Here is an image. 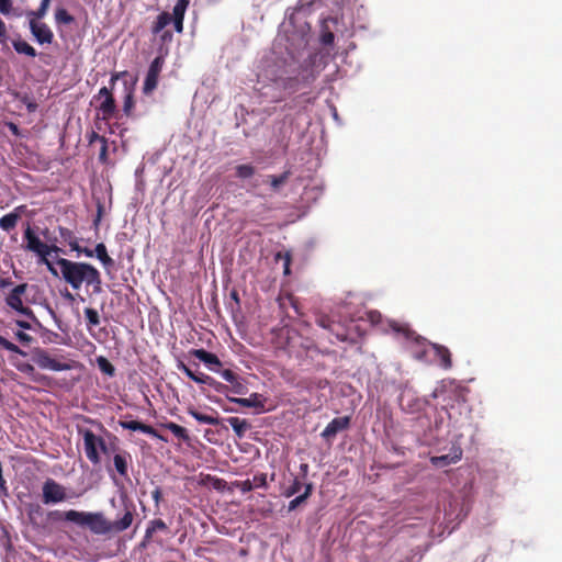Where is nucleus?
Instances as JSON below:
<instances>
[{
    "label": "nucleus",
    "mask_w": 562,
    "mask_h": 562,
    "mask_svg": "<svg viewBox=\"0 0 562 562\" xmlns=\"http://www.w3.org/2000/svg\"><path fill=\"white\" fill-rule=\"evenodd\" d=\"M304 4L286 12L271 50L258 66V78L271 82L270 88L280 90L271 100L279 102L285 95L295 93L314 78L319 54L310 48L311 26Z\"/></svg>",
    "instance_id": "f257e3e1"
},
{
    "label": "nucleus",
    "mask_w": 562,
    "mask_h": 562,
    "mask_svg": "<svg viewBox=\"0 0 562 562\" xmlns=\"http://www.w3.org/2000/svg\"><path fill=\"white\" fill-rule=\"evenodd\" d=\"M431 398L441 400V407L431 406L432 420L429 411L426 412L424 417L419 418V423L423 419L428 420V426L423 432H417V439L420 445L432 447L438 452L446 451V447H441V443L447 441V437L450 436V429H459L463 426L456 417V413L462 414L465 408V398L458 391H447L443 386L436 387L431 394Z\"/></svg>",
    "instance_id": "f03ea898"
},
{
    "label": "nucleus",
    "mask_w": 562,
    "mask_h": 562,
    "mask_svg": "<svg viewBox=\"0 0 562 562\" xmlns=\"http://www.w3.org/2000/svg\"><path fill=\"white\" fill-rule=\"evenodd\" d=\"M392 328L395 333L402 334L407 342L416 346V349L413 351L416 359L437 364L445 370H449L452 367L451 353L445 346L426 341L409 328L396 324L392 325Z\"/></svg>",
    "instance_id": "7ed1b4c3"
},
{
    "label": "nucleus",
    "mask_w": 562,
    "mask_h": 562,
    "mask_svg": "<svg viewBox=\"0 0 562 562\" xmlns=\"http://www.w3.org/2000/svg\"><path fill=\"white\" fill-rule=\"evenodd\" d=\"M61 518L67 522L89 529L93 535L104 536L113 532L110 520L106 519L102 512H78L70 509L65 512Z\"/></svg>",
    "instance_id": "20e7f679"
},
{
    "label": "nucleus",
    "mask_w": 562,
    "mask_h": 562,
    "mask_svg": "<svg viewBox=\"0 0 562 562\" xmlns=\"http://www.w3.org/2000/svg\"><path fill=\"white\" fill-rule=\"evenodd\" d=\"M56 265L59 267L63 279L70 284L74 290H78L85 284L92 272L94 266L81 262L71 261L65 258H58Z\"/></svg>",
    "instance_id": "39448f33"
},
{
    "label": "nucleus",
    "mask_w": 562,
    "mask_h": 562,
    "mask_svg": "<svg viewBox=\"0 0 562 562\" xmlns=\"http://www.w3.org/2000/svg\"><path fill=\"white\" fill-rule=\"evenodd\" d=\"M110 505L117 508L116 499L111 498ZM119 508L120 512L116 514L115 519L110 520L113 533H120L127 530L133 525L136 516V505L125 492L120 494Z\"/></svg>",
    "instance_id": "423d86ee"
},
{
    "label": "nucleus",
    "mask_w": 562,
    "mask_h": 562,
    "mask_svg": "<svg viewBox=\"0 0 562 562\" xmlns=\"http://www.w3.org/2000/svg\"><path fill=\"white\" fill-rule=\"evenodd\" d=\"M400 408L403 413L415 415L424 412V415L430 407V401L426 396H419L417 392L407 384L401 386L397 397Z\"/></svg>",
    "instance_id": "0eeeda50"
},
{
    "label": "nucleus",
    "mask_w": 562,
    "mask_h": 562,
    "mask_svg": "<svg viewBox=\"0 0 562 562\" xmlns=\"http://www.w3.org/2000/svg\"><path fill=\"white\" fill-rule=\"evenodd\" d=\"M470 508L462 496L451 495L448 498V504L443 508V519L450 532L459 525V522L467 517Z\"/></svg>",
    "instance_id": "6e6552de"
},
{
    "label": "nucleus",
    "mask_w": 562,
    "mask_h": 562,
    "mask_svg": "<svg viewBox=\"0 0 562 562\" xmlns=\"http://www.w3.org/2000/svg\"><path fill=\"white\" fill-rule=\"evenodd\" d=\"M31 360L42 370L61 372L72 369L71 363L52 357L46 349L40 347L31 350Z\"/></svg>",
    "instance_id": "1a4fd4ad"
},
{
    "label": "nucleus",
    "mask_w": 562,
    "mask_h": 562,
    "mask_svg": "<svg viewBox=\"0 0 562 562\" xmlns=\"http://www.w3.org/2000/svg\"><path fill=\"white\" fill-rule=\"evenodd\" d=\"M462 438V434L456 432L452 435L451 439L449 440L450 447L443 446L441 443V447H446L447 453H442L440 456H432L430 457V463L438 468L442 469L450 464H454L458 461L461 460L463 451L460 445V439Z\"/></svg>",
    "instance_id": "9d476101"
},
{
    "label": "nucleus",
    "mask_w": 562,
    "mask_h": 562,
    "mask_svg": "<svg viewBox=\"0 0 562 562\" xmlns=\"http://www.w3.org/2000/svg\"><path fill=\"white\" fill-rule=\"evenodd\" d=\"M24 239L26 240V245H25L26 250L37 255L47 265L48 270L54 276H57V271L48 262L47 256H49L52 250L58 251L59 248L56 246L49 247L48 245L43 243L30 226H27L26 229L24 231Z\"/></svg>",
    "instance_id": "9b49d317"
},
{
    "label": "nucleus",
    "mask_w": 562,
    "mask_h": 562,
    "mask_svg": "<svg viewBox=\"0 0 562 562\" xmlns=\"http://www.w3.org/2000/svg\"><path fill=\"white\" fill-rule=\"evenodd\" d=\"M117 82H121L123 86V112L126 115H131L132 109L134 106V88H135V81L132 79V77L128 75L127 71H122L112 75L110 83L111 89H115V86Z\"/></svg>",
    "instance_id": "f8f14e48"
},
{
    "label": "nucleus",
    "mask_w": 562,
    "mask_h": 562,
    "mask_svg": "<svg viewBox=\"0 0 562 562\" xmlns=\"http://www.w3.org/2000/svg\"><path fill=\"white\" fill-rule=\"evenodd\" d=\"M65 486L53 479H47L42 486V501L44 504H58L69 499Z\"/></svg>",
    "instance_id": "ddd939ff"
},
{
    "label": "nucleus",
    "mask_w": 562,
    "mask_h": 562,
    "mask_svg": "<svg viewBox=\"0 0 562 562\" xmlns=\"http://www.w3.org/2000/svg\"><path fill=\"white\" fill-rule=\"evenodd\" d=\"M83 439V448L85 453L88 460L97 465L101 462V457L99 454V443L102 440V437L97 436L92 430L85 429L80 430Z\"/></svg>",
    "instance_id": "4468645a"
},
{
    "label": "nucleus",
    "mask_w": 562,
    "mask_h": 562,
    "mask_svg": "<svg viewBox=\"0 0 562 562\" xmlns=\"http://www.w3.org/2000/svg\"><path fill=\"white\" fill-rule=\"evenodd\" d=\"M4 302L10 311L16 313L18 315L24 316L34 323H37V318L34 312L29 306L24 305L22 296L9 292L4 296Z\"/></svg>",
    "instance_id": "2eb2a0df"
},
{
    "label": "nucleus",
    "mask_w": 562,
    "mask_h": 562,
    "mask_svg": "<svg viewBox=\"0 0 562 562\" xmlns=\"http://www.w3.org/2000/svg\"><path fill=\"white\" fill-rule=\"evenodd\" d=\"M164 66V58L157 56L149 65L148 71L145 77L143 90L145 93H150L158 85V77Z\"/></svg>",
    "instance_id": "dca6fc26"
},
{
    "label": "nucleus",
    "mask_w": 562,
    "mask_h": 562,
    "mask_svg": "<svg viewBox=\"0 0 562 562\" xmlns=\"http://www.w3.org/2000/svg\"><path fill=\"white\" fill-rule=\"evenodd\" d=\"M113 467L117 474L123 479H128V465L132 462V456L128 451L112 447Z\"/></svg>",
    "instance_id": "f3484780"
},
{
    "label": "nucleus",
    "mask_w": 562,
    "mask_h": 562,
    "mask_svg": "<svg viewBox=\"0 0 562 562\" xmlns=\"http://www.w3.org/2000/svg\"><path fill=\"white\" fill-rule=\"evenodd\" d=\"M30 31L34 40L40 44H52L54 34L47 24L36 22L34 19L30 20Z\"/></svg>",
    "instance_id": "a211bd4d"
},
{
    "label": "nucleus",
    "mask_w": 562,
    "mask_h": 562,
    "mask_svg": "<svg viewBox=\"0 0 562 562\" xmlns=\"http://www.w3.org/2000/svg\"><path fill=\"white\" fill-rule=\"evenodd\" d=\"M227 400L232 403H236L243 407L255 408L258 413L265 411L266 397L259 393H251L249 397H231Z\"/></svg>",
    "instance_id": "6ab92c4d"
},
{
    "label": "nucleus",
    "mask_w": 562,
    "mask_h": 562,
    "mask_svg": "<svg viewBox=\"0 0 562 562\" xmlns=\"http://www.w3.org/2000/svg\"><path fill=\"white\" fill-rule=\"evenodd\" d=\"M350 420L351 419L349 416L334 418L331 422L327 424V426L321 432L322 438H334L339 431H342L349 427Z\"/></svg>",
    "instance_id": "aec40b11"
},
{
    "label": "nucleus",
    "mask_w": 562,
    "mask_h": 562,
    "mask_svg": "<svg viewBox=\"0 0 562 562\" xmlns=\"http://www.w3.org/2000/svg\"><path fill=\"white\" fill-rule=\"evenodd\" d=\"M317 324L321 327L328 329L333 334H335V336L337 337L338 340H340V341L348 340V328L346 325H344V326L336 325L335 321L330 319L328 316H319L317 318Z\"/></svg>",
    "instance_id": "412c9836"
},
{
    "label": "nucleus",
    "mask_w": 562,
    "mask_h": 562,
    "mask_svg": "<svg viewBox=\"0 0 562 562\" xmlns=\"http://www.w3.org/2000/svg\"><path fill=\"white\" fill-rule=\"evenodd\" d=\"M191 353L200 361H202L210 371L217 372L222 368V362L218 357L204 349H193Z\"/></svg>",
    "instance_id": "4be33fe9"
},
{
    "label": "nucleus",
    "mask_w": 562,
    "mask_h": 562,
    "mask_svg": "<svg viewBox=\"0 0 562 562\" xmlns=\"http://www.w3.org/2000/svg\"><path fill=\"white\" fill-rule=\"evenodd\" d=\"M23 210L24 206L21 205L15 207L12 212L3 215L0 218V228L5 232H10L11 229H13L16 226Z\"/></svg>",
    "instance_id": "5701e85b"
},
{
    "label": "nucleus",
    "mask_w": 562,
    "mask_h": 562,
    "mask_svg": "<svg viewBox=\"0 0 562 562\" xmlns=\"http://www.w3.org/2000/svg\"><path fill=\"white\" fill-rule=\"evenodd\" d=\"M226 422L239 438L244 437L245 432L250 428V424L246 419H240L238 417H228L226 418Z\"/></svg>",
    "instance_id": "b1692460"
},
{
    "label": "nucleus",
    "mask_w": 562,
    "mask_h": 562,
    "mask_svg": "<svg viewBox=\"0 0 562 562\" xmlns=\"http://www.w3.org/2000/svg\"><path fill=\"white\" fill-rule=\"evenodd\" d=\"M94 256L102 263V266L106 269L112 268L114 266L113 259L108 255L106 247L103 243L97 244L94 250Z\"/></svg>",
    "instance_id": "393cba45"
},
{
    "label": "nucleus",
    "mask_w": 562,
    "mask_h": 562,
    "mask_svg": "<svg viewBox=\"0 0 562 562\" xmlns=\"http://www.w3.org/2000/svg\"><path fill=\"white\" fill-rule=\"evenodd\" d=\"M86 286H92V292L94 294H100L102 292V279L100 271L94 267L92 272L90 273Z\"/></svg>",
    "instance_id": "a878e982"
},
{
    "label": "nucleus",
    "mask_w": 562,
    "mask_h": 562,
    "mask_svg": "<svg viewBox=\"0 0 562 562\" xmlns=\"http://www.w3.org/2000/svg\"><path fill=\"white\" fill-rule=\"evenodd\" d=\"M16 369L30 376L34 382H43L47 378L36 372L35 368L31 363H21L16 366Z\"/></svg>",
    "instance_id": "bb28decb"
},
{
    "label": "nucleus",
    "mask_w": 562,
    "mask_h": 562,
    "mask_svg": "<svg viewBox=\"0 0 562 562\" xmlns=\"http://www.w3.org/2000/svg\"><path fill=\"white\" fill-rule=\"evenodd\" d=\"M189 415H191L196 422L204 425L217 426L220 424V419L212 415H206L200 413L195 409H189Z\"/></svg>",
    "instance_id": "cd10ccee"
},
{
    "label": "nucleus",
    "mask_w": 562,
    "mask_h": 562,
    "mask_svg": "<svg viewBox=\"0 0 562 562\" xmlns=\"http://www.w3.org/2000/svg\"><path fill=\"white\" fill-rule=\"evenodd\" d=\"M166 529L167 525L162 519L150 520L145 530V541H149L156 531H164Z\"/></svg>",
    "instance_id": "c85d7f7f"
},
{
    "label": "nucleus",
    "mask_w": 562,
    "mask_h": 562,
    "mask_svg": "<svg viewBox=\"0 0 562 562\" xmlns=\"http://www.w3.org/2000/svg\"><path fill=\"white\" fill-rule=\"evenodd\" d=\"M12 46L18 54H23L29 57H35L37 55L34 47L23 40L13 41Z\"/></svg>",
    "instance_id": "c756f323"
},
{
    "label": "nucleus",
    "mask_w": 562,
    "mask_h": 562,
    "mask_svg": "<svg viewBox=\"0 0 562 562\" xmlns=\"http://www.w3.org/2000/svg\"><path fill=\"white\" fill-rule=\"evenodd\" d=\"M178 369L181 370L190 380L194 381L198 384H203L204 379H206L207 374H204L202 372H194L192 371L187 364L183 362L178 363Z\"/></svg>",
    "instance_id": "7c9ffc66"
},
{
    "label": "nucleus",
    "mask_w": 562,
    "mask_h": 562,
    "mask_svg": "<svg viewBox=\"0 0 562 562\" xmlns=\"http://www.w3.org/2000/svg\"><path fill=\"white\" fill-rule=\"evenodd\" d=\"M328 22L335 23L336 21L331 18L323 21L321 43L325 46L331 45L335 38L334 33L328 30Z\"/></svg>",
    "instance_id": "2f4dec72"
},
{
    "label": "nucleus",
    "mask_w": 562,
    "mask_h": 562,
    "mask_svg": "<svg viewBox=\"0 0 562 562\" xmlns=\"http://www.w3.org/2000/svg\"><path fill=\"white\" fill-rule=\"evenodd\" d=\"M162 426L166 429L170 430L175 435V437H177L178 439L183 440V441L189 440L188 431L182 426H180L176 423H172V422H168V423L164 424Z\"/></svg>",
    "instance_id": "473e14b6"
},
{
    "label": "nucleus",
    "mask_w": 562,
    "mask_h": 562,
    "mask_svg": "<svg viewBox=\"0 0 562 562\" xmlns=\"http://www.w3.org/2000/svg\"><path fill=\"white\" fill-rule=\"evenodd\" d=\"M115 101L114 98L108 97L103 99L99 105L100 112L103 114V116H110L115 112Z\"/></svg>",
    "instance_id": "72a5a7b5"
},
{
    "label": "nucleus",
    "mask_w": 562,
    "mask_h": 562,
    "mask_svg": "<svg viewBox=\"0 0 562 562\" xmlns=\"http://www.w3.org/2000/svg\"><path fill=\"white\" fill-rule=\"evenodd\" d=\"M171 15L168 12H162L157 16L153 32L155 34L160 33L167 25L171 23Z\"/></svg>",
    "instance_id": "f704fd0d"
},
{
    "label": "nucleus",
    "mask_w": 562,
    "mask_h": 562,
    "mask_svg": "<svg viewBox=\"0 0 562 562\" xmlns=\"http://www.w3.org/2000/svg\"><path fill=\"white\" fill-rule=\"evenodd\" d=\"M189 5V0H178L177 3L173 7L171 20H183L186 10Z\"/></svg>",
    "instance_id": "c9c22d12"
},
{
    "label": "nucleus",
    "mask_w": 562,
    "mask_h": 562,
    "mask_svg": "<svg viewBox=\"0 0 562 562\" xmlns=\"http://www.w3.org/2000/svg\"><path fill=\"white\" fill-rule=\"evenodd\" d=\"M203 384L209 385L210 387H212L214 391H216L218 393L225 394L226 397L228 396L227 395L228 394V385L216 381L214 378H212L210 375H206V379H204Z\"/></svg>",
    "instance_id": "e433bc0d"
},
{
    "label": "nucleus",
    "mask_w": 562,
    "mask_h": 562,
    "mask_svg": "<svg viewBox=\"0 0 562 562\" xmlns=\"http://www.w3.org/2000/svg\"><path fill=\"white\" fill-rule=\"evenodd\" d=\"M290 177L289 171H284L283 173L279 176H268V179L270 181V186L273 191H278L282 184H284Z\"/></svg>",
    "instance_id": "4c0bfd02"
},
{
    "label": "nucleus",
    "mask_w": 562,
    "mask_h": 562,
    "mask_svg": "<svg viewBox=\"0 0 562 562\" xmlns=\"http://www.w3.org/2000/svg\"><path fill=\"white\" fill-rule=\"evenodd\" d=\"M55 20L56 23L68 25L75 21V18L65 8H58L55 12Z\"/></svg>",
    "instance_id": "58836bf2"
},
{
    "label": "nucleus",
    "mask_w": 562,
    "mask_h": 562,
    "mask_svg": "<svg viewBox=\"0 0 562 562\" xmlns=\"http://www.w3.org/2000/svg\"><path fill=\"white\" fill-rule=\"evenodd\" d=\"M97 364L99 369L106 375L113 376L115 373L114 366L104 357L100 356L97 358Z\"/></svg>",
    "instance_id": "ea45409f"
},
{
    "label": "nucleus",
    "mask_w": 562,
    "mask_h": 562,
    "mask_svg": "<svg viewBox=\"0 0 562 562\" xmlns=\"http://www.w3.org/2000/svg\"><path fill=\"white\" fill-rule=\"evenodd\" d=\"M236 176L239 179H249L255 175V168L251 165L245 164V165H238L235 168Z\"/></svg>",
    "instance_id": "a19ab883"
},
{
    "label": "nucleus",
    "mask_w": 562,
    "mask_h": 562,
    "mask_svg": "<svg viewBox=\"0 0 562 562\" xmlns=\"http://www.w3.org/2000/svg\"><path fill=\"white\" fill-rule=\"evenodd\" d=\"M228 392L237 395H245L248 393V386L244 378H240L232 385H228Z\"/></svg>",
    "instance_id": "79ce46f5"
},
{
    "label": "nucleus",
    "mask_w": 562,
    "mask_h": 562,
    "mask_svg": "<svg viewBox=\"0 0 562 562\" xmlns=\"http://www.w3.org/2000/svg\"><path fill=\"white\" fill-rule=\"evenodd\" d=\"M85 316L88 321V329L100 324V316L97 310L90 307L85 308Z\"/></svg>",
    "instance_id": "37998d69"
},
{
    "label": "nucleus",
    "mask_w": 562,
    "mask_h": 562,
    "mask_svg": "<svg viewBox=\"0 0 562 562\" xmlns=\"http://www.w3.org/2000/svg\"><path fill=\"white\" fill-rule=\"evenodd\" d=\"M0 346L10 351V352H14V353H18L22 357H25L26 356V352L23 351L19 346H16L15 344L9 341L8 339H5L3 336L0 335Z\"/></svg>",
    "instance_id": "c03bdc74"
},
{
    "label": "nucleus",
    "mask_w": 562,
    "mask_h": 562,
    "mask_svg": "<svg viewBox=\"0 0 562 562\" xmlns=\"http://www.w3.org/2000/svg\"><path fill=\"white\" fill-rule=\"evenodd\" d=\"M0 346L10 351V352H14V353H18L22 357H25L26 356V352L23 351L19 346H16L15 344L9 341L8 339H5L3 336L0 335Z\"/></svg>",
    "instance_id": "a18cd8bd"
},
{
    "label": "nucleus",
    "mask_w": 562,
    "mask_h": 562,
    "mask_svg": "<svg viewBox=\"0 0 562 562\" xmlns=\"http://www.w3.org/2000/svg\"><path fill=\"white\" fill-rule=\"evenodd\" d=\"M140 432L149 435L164 442L168 441V439L165 436L160 435L154 427L146 424H143Z\"/></svg>",
    "instance_id": "49530a36"
},
{
    "label": "nucleus",
    "mask_w": 562,
    "mask_h": 562,
    "mask_svg": "<svg viewBox=\"0 0 562 562\" xmlns=\"http://www.w3.org/2000/svg\"><path fill=\"white\" fill-rule=\"evenodd\" d=\"M302 486H303V483L300 481V479L294 477L291 485L285 490L284 496L291 497V496L295 495L296 493H299L301 491Z\"/></svg>",
    "instance_id": "de8ad7c7"
},
{
    "label": "nucleus",
    "mask_w": 562,
    "mask_h": 562,
    "mask_svg": "<svg viewBox=\"0 0 562 562\" xmlns=\"http://www.w3.org/2000/svg\"><path fill=\"white\" fill-rule=\"evenodd\" d=\"M119 424L123 429L132 431H140L143 426V423H139L137 420H120Z\"/></svg>",
    "instance_id": "09e8293b"
},
{
    "label": "nucleus",
    "mask_w": 562,
    "mask_h": 562,
    "mask_svg": "<svg viewBox=\"0 0 562 562\" xmlns=\"http://www.w3.org/2000/svg\"><path fill=\"white\" fill-rule=\"evenodd\" d=\"M69 246L72 250H75L78 255L83 254L88 258H92L94 256V252L90 248H82L80 247L76 241L69 243Z\"/></svg>",
    "instance_id": "8fccbe9b"
},
{
    "label": "nucleus",
    "mask_w": 562,
    "mask_h": 562,
    "mask_svg": "<svg viewBox=\"0 0 562 562\" xmlns=\"http://www.w3.org/2000/svg\"><path fill=\"white\" fill-rule=\"evenodd\" d=\"M48 5H49V3L45 2V1H41L38 9L36 11L30 12V15H32L36 19L44 18L47 12Z\"/></svg>",
    "instance_id": "3c124183"
},
{
    "label": "nucleus",
    "mask_w": 562,
    "mask_h": 562,
    "mask_svg": "<svg viewBox=\"0 0 562 562\" xmlns=\"http://www.w3.org/2000/svg\"><path fill=\"white\" fill-rule=\"evenodd\" d=\"M305 501H306V495H299V496L294 497L292 501H290V503L288 505L289 512L296 509Z\"/></svg>",
    "instance_id": "603ef678"
},
{
    "label": "nucleus",
    "mask_w": 562,
    "mask_h": 562,
    "mask_svg": "<svg viewBox=\"0 0 562 562\" xmlns=\"http://www.w3.org/2000/svg\"><path fill=\"white\" fill-rule=\"evenodd\" d=\"M12 0H0V13L9 15L12 12Z\"/></svg>",
    "instance_id": "864d4df0"
},
{
    "label": "nucleus",
    "mask_w": 562,
    "mask_h": 562,
    "mask_svg": "<svg viewBox=\"0 0 562 562\" xmlns=\"http://www.w3.org/2000/svg\"><path fill=\"white\" fill-rule=\"evenodd\" d=\"M27 288V283H20L18 285L12 286L10 292L15 295L22 296L26 292Z\"/></svg>",
    "instance_id": "5fc2aeb1"
},
{
    "label": "nucleus",
    "mask_w": 562,
    "mask_h": 562,
    "mask_svg": "<svg viewBox=\"0 0 562 562\" xmlns=\"http://www.w3.org/2000/svg\"><path fill=\"white\" fill-rule=\"evenodd\" d=\"M101 148L99 153V160L101 162H106V153H108V139H101Z\"/></svg>",
    "instance_id": "6e6d98bb"
},
{
    "label": "nucleus",
    "mask_w": 562,
    "mask_h": 562,
    "mask_svg": "<svg viewBox=\"0 0 562 562\" xmlns=\"http://www.w3.org/2000/svg\"><path fill=\"white\" fill-rule=\"evenodd\" d=\"M16 339L22 344H30L33 340V337L22 330L15 333Z\"/></svg>",
    "instance_id": "4d7b16f0"
},
{
    "label": "nucleus",
    "mask_w": 562,
    "mask_h": 562,
    "mask_svg": "<svg viewBox=\"0 0 562 562\" xmlns=\"http://www.w3.org/2000/svg\"><path fill=\"white\" fill-rule=\"evenodd\" d=\"M13 286V281L8 276H0V290Z\"/></svg>",
    "instance_id": "13d9d810"
},
{
    "label": "nucleus",
    "mask_w": 562,
    "mask_h": 562,
    "mask_svg": "<svg viewBox=\"0 0 562 562\" xmlns=\"http://www.w3.org/2000/svg\"><path fill=\"white\" fill-rule=\"evenodd\" d=\"M216 373H218L226 382L227 380L232 379V376L235 374V372L232 371L231 369L222 368H220V370Z\"/></svg>",
    "instance_id": "bf43d9fd"
},
{
    "label": "nucleus",
    "mask_w": 562,
    "mask_h": 562,
    "mask_svg": "<svg viewBox=\"0 0 562 562\" xmlns=\"http://www.w3.org/2000/svg\"><path fill=\"white\" fill-rule=\"evenodd\" d=\"M255 486L256 487H266L267 486V479L265 474H261L259 476L254 477Z\"/></svg>",
    "instance_id": "052dcab7"
},
{
    "label": "nucleus",
    "mask_w": 562,
    "mask_h": 562,
    "mask_svg": "<svg viewBox=\"0 0 562 562\" xmlns=\"http://www.w3.org/2000/svg\"><path fill=\"white\" fill-rule=\"evenodd\" d=\"M102 212H103V206H102L100 203H98L97 215H95V217L93 218V226H94L95 228H98V227H99V225H100L101 217H102Z\"/></svg>",
    "instance_id": "680f3d73"
},
{
    "label": "nucleus",
    "mask_w": 562,
    "mask_h": 562,
    "mask_svg": "<svg viewBox=\"0 0 562 562\" xmlns=\"http://www.w3.org/2000/svg\"><path fill=\"white\" fill-rule=\"evenodd\" d=\"M210 400H211L213 403H215V404L220 405V406L223 408V411H224V412H226V413H235V412H237V411H236L235 408H233V407L224 406V405H223V401H222L221 398L215 397V398H210Z\"/></svg>",
    "instance_id": "e2e57ef3"
},
{
    "label": "nucleus",
    "mask_w": 562,
    "mask_h": 562,
    "mask_svg": "<svg viewBox=\"0 0 562 562\" xmlns=\"http://www.w3.org/2000/svg\"><path fill=\"white\" fill-rule=\"evenodd\" d=\"M99 443V453L102 452L104 454H109L110 452H112V447H108L105 440L102 438L101 442H98Z\"/></svg>",
    "instance_id": "0e129e2a"
},
{
    "label": "nucleus",
    "mask_w": 562,
    "mask_h": 562,
    "mask_svg": "<svg viewBox=\"0 0 562 562\" xmlns=\"http://www.w3.org/2000/svg\"><path fill=\"white\" fill-rule=\"evenodd\" d=\"M151 497L155 502V505L156 506H159V502L161 499V490L160 487H156L153 492H151Z\"/></svg>",
    "instance_id": "69168bd1"
},
{
    "label": "nucleus",
    "mask_w": 562,
    "mask_h": 562,
    "mask_svg": "<svg viewBox=\"0 0 562 562\" xmlns=\"http://www.w3.org/2000/svg\"><path fill=\"white\" fill-rule=\"evenodd\" d=\"M88 139H89V143L92 144L93 142H99L101 143V139H106L104 136H100L98 133H95L94 131H92L89 135H88Z\"/></svg>",
    "instance_id": "338daca9"
},
{
    "label": "nucleus",
    "mask_w": 562,
    "mask_h": 562,
    "mask_svg": "<svg viewBox=\"0 0 562 562\" xmlns=\"http://www.w3.org/2000/svg\"><path fill=\"white\" fill-rule=\"evenodd\" d=\"M15 325L18 327H20L21 329H24V330H29V329H32V325L30 322L27 321H23V319H16L15 321Z\"/></svg>",
    "instance_id": "774afa93"
}]
</instances>
